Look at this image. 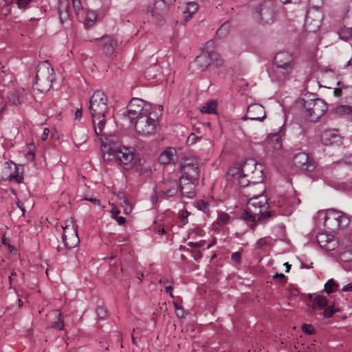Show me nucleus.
<instances>
[{
	"mask_svg": "<svg viewBox=\"0 0 352 352\" xmlns=\"http://www.w3.org/2000/svg\"><path fill=\"white\" fill-rule=\"evenodd\" d=\"M123 116L134 123L136 132L142 136L155 134L159 123L157 116L151 111V104L137 98L130 101Z\"/></svg>",
	"mask_w": 352,
	"mask_h": 352,
	"instance_id": "nucleus-1",
	"label": "nucleus"
},
{
	"mask_svg": "<svg viewBox=\"0 0 352 352\" xmlns=\"http://www.w3.org/2000/svg\"><path fill=\"white\" fill-rule=\"evenodd\" d=\"M115 137H101V150L103 159L111 161L113 159L118 160L126 169L133 167L137 157L134 153L133 147L117 146L114 142Z\"/></svg>",
	"mask_w": 352,
	"mask_h": 352,
	"instance_id": "nucleus-2",
	"label": "nucleus"
},
{
	"mask_svg": "<svg viewBox=\"0 0 352 352\" xmlns=\"http://www.w3.org/2000/svg\"><path fill=\"white\" fill-rule=\"evenodd\" d=\"M89 110L96 134L103 137L107 118L109 115L107 97L103 91L97 90L93 94L89 99Z\"/></svg>",
	"mask_w": 352,
	"mask_h": 352,
	"instance_id": "nucleus-3",
	"label": "nucleus"
},
{
	"mask_svg": "<svg viewBox=\"0 0 352 352\" xmlns=\"http://www.w3.org/2000/svg\"><path fill=\"white\" fill-rule=\"evenodd\" d=\"M302 103L306 116L313 122L318 121L327 110V103L312 94H305Z\"/></svg>",
	"mask_w": 352,
	"mask_h": 352,
	"instance_id": "nucleus-4",
	"label": "nucleus"
},
{
	"mask_svg": "<svg viewBox=\"0 0 352 352\" xmlns=\"http://www.w3.org/2000/svg\"><path fill=\"white\" fill-rule=\"evenodd\" d=\"M55 80L54 69L48 61H43L38 64L35 77V85L41 93L48 91Z\"/></svg>",
	"mask_w": 352,
	"mask_h": 352,
	"instance_id": "nucleus-5",
	"label": "nucleus"
},
{
	"mask_svg": "<svg viewBox=\"0 0 352 352\" xmlns=\"http://www.w3.org/2000/svg\"><path fill=\"white\" fill-rule=\"evenodd\" d=\"M350 220L347 215L336 209H329L327 212L324 226L331 232L346 228Z\"/></svg>",
	"mask_w": 352,
	"mask_h": 352,
	"instance_id": "nucleus-6",
	"label": "nucleus"
},
{
	"mask_svg": "<svg viewBox=\"0 0 352 352\" xmlns=\"http://www.w3.org/2000/svg\"><path fill=\"white\" fill-rule=\"evenodd\" d=\"M263 192L264 190L261 189L258 195H252L248 199L247 206L250 212L265 218L271 217L272 212L266 211L269 206L267 197L263 195Z\"/></svg>",
	"mask_w": 352,
	"mask_h": 352,
	"instance_id": "nucleus-7",
	"label": "nucleus"
},
{
	"mask_svg": "<svg viewBox=\"0 0 352 352\" xmlns=\"http://www.w3.org/2000/svg\"><path fill=\"white\" fill-rule=\"evenodd\" d=\"M239 170L242 174L250 177L254 183H261L263 179V166L256 162L254 159L246 160Z\"/></svg>",
	"mask_w": 352,
	"mask_h": 352,
	"instance_id": "nucleus-8",
	"label": "nucleus"
},
{
	"mask_svg": "<svg viewBox=\"0 0 352 352\" xmlns=\"http://www.w3.org/2000/svg\"><path fill=\"white\" fill-rule=\"evenodd\" d=\"M63 242L64 245L68 248L72 249L76 247L79 242V237L77 232V227L74 225L72 220H67L64 226H62Z\"/></svg>",
	"mask_w": 352,
	"mask_h": 352,
	"instance_id": "nucleus-9",
	"label": "nucleus"
},
{
	"mask_svg": "<svg viewBox=\"0 0 352 352\" xmlns=\"http://www.w3.org/2000/svg\"><path fill=\"white\" fill-rule=\"evenodd\" d=\"M272 0L265 1L255 9L254 18L261 23L270 24L274 20Z\"/></svg>",
	"mask_w": 352,
	"mask_h": 352,
	"instance_id": "nucleus-10",
	"label": "nucleus"
},
{
	"mask_svg": "<svg viewBox=\"0 0 352 352\" xmlns=\"http://www.w3.org/2000/svg\"><path fill=\"white\" fill-rule=\"evenodd\" d=\"M182 176L181 178H186L191 181H197L199 179V170L197 162L193 159L185 160L180 166Z\"/></svg>",
	"mask_w": 352,
	"mask_h": 352,
	"instance_id": "nucleus-11",
	"label": "nucleus"
},
{
	"mask_svg": "<svg viewBox=\"0 0 352 352\" xmlns=\"http://www.w3.org/2000/svg\"><path fill=\"white\" fill-rule=\"evenodd\" d=\"M227 176L228 178L230 177L232 179L234 184L243 188L248 187L251 184H259L254 183L252 179H250V177L246 176L245 174H242V171L239 170V167L230 168L228 171Z\"/></svg>",
	"mask_w": 352,
	"mask_h": 352,
	"instance_id": "nucleus-12",
	"label": "nucleus"
},
{
	"mask_svg": "<svg viewBox=\"0 0 352 352\" xmlns=\"http://www.w3.org/2000/svg\"><path fill=\"white\" fill-rule=\"evenodd\" d=\"M159 193L162 197L167 199L175 196L179 192V183L175 179H164L158 186Z\"/></svg>",
	"mask_w": 352,
	"mask_h": 352,
	"instance_id": "nucleus-13",
	"label": "nucleus"
},
{
	"mask_svg": "<svg viewBox=\"0 0 352 352\" xmlns=\"http://www.w3.org/2000/svg\"><path fill=\"white\" fill-rule=\"evenodd\" d=\"M293 163L296 167L308 172H313L316 168L314 160L305 152L295 155L293 157Z\"/></svg>",
	"mask_w": 352,
	"mask_h": 352,
	"instance_id": "nucleus-14",
	"label": "nucleus"
},
{
	"mask_svg": "<svg viewBox=\"0 0 352 352\" xmlns=\"http://www.w3.org/2000/svg\"><path fill=\"white\" fill-rule=\"evenodd\" d=\"M265 118V111L260 104H252L248 106L246 114L242 117L243 120H251L263 121Z\"/></svg>",
	"mask_w": 352,
	"mask_h": 352,
	"instance_id": "nucleus-15",
	"label": "nucleus"
},
{
	"mask_svg": "<svg viewBox=\"0 0 352 352\" xmlns=\"http://www.w3.org/2000/svg\"><path fill=\"white\" fill-rule=\"evenodd\" d=\"M316 240L320 247L326 251L334 250L339 244L334 236L327 233H319Z\"/></svg>",
	"mask_w": 352,
	"mask_h": 352,
	"instance_id": "nucleus-16",
	"label": "nucleus"
},
{
	"mask_svg": "<svg viewBox=\"0 0 352 352\" xmlns=\"http://www.w3.org/2000/svg\"><path fill=\"white\" fill-rule=\"evenodd\" d=\"M321 140L326 146H338L342 143L341 136L335 129L324 130L321 134Z\"/></svg>",
	"mask_w": 352,
	"mask_h": 352,
	"instance_id": "nucleus-17",
	"label": "nucleus"
},
{
	"mask_svg": "<svg viewBox=\"0 0 352 352\" xmlns=\"http://www.w3.org/2000/svg\"><path fill=\"white\" fill-rule=\"evenodd\" d=\"M197 181H191L186 178H180L179 191L181 195L187 198H192L195 195V186Z\"/></svg>",
	"mask_w": 352,
	"mask_h": 352,
	"instance_id": "nucleus-18",
	"label": "nucleus"
},
{
	"mask_svg": "<svg viewBox=\"0 0 352 352\" xmlns=\"http://www.w3.org/2000/svg\"><path fill=\"white\" fill-rule=\"evenodd\" d=\"M285 135V126L283 125L279 128L277 132L270 133L266 141L274 149L279 150L282 148V140Z\"/></svg>",
	"mask_w": 352,
	"mask_h": 352,
	"instance_id": "nucleus-19",
	"label": "nucleus"
},
{
	"mask_svg": "<svg viewBox=\"0 0 352 352\" xmlns=\"http://www.w3.org/2000/svg\"><path fill=\"white\" fill-rule=\"evenodd\" d=\"M274 64L294 68L296 63L292 54L283 51L275 55Z\"/></svg>",
	"mask_w": 352,
	"mask_h": 352,
	"instance_id": "nucleus-20",
	"label": "nucleus"
},
{
	"mask_svg": "<svg viewBox=\"0 0 352 352\" xmlns=\"http://www.w3.org/2000/svg\"><path fill=\"white\" fill-rule=\"evenodd\" d=\"M294 69V68L287 66L276 65L274 64L270 76L276 80L283 81L289 77Z\"/></svg>",
	"mask_w": 352,
	"mask_h": 352,
	"instance_id": "nucleus-21",
	"label": "nucleus"
},
{
	"mask_svg": "<svg viewBox=\"0 0 352 352\" xmlns=\"http://www.w3.org/2000/svg\"><path fill=\"white\" fill-rule=\"evenodd\" d=\"M95 41L98 43V45L102 47L106 54L111 55L114 52L117 41L111 36L104 35L100 38H96Z\"/></svg>",
	"mask_w": 352,
	"mask_h": 352,
	"instance_id": "nucleus-22",
	"label": "nucleus"
},
{
	"mask_svg": "<svg viewBox=\"0 0 352 352\" xmlns=\"http://www.w3.org/2000/svg\"><path fill=\"white\" fill-rule=\"evenodd\" d=\"M168 11V6L162 1H156L153 8H148L147 12H150L156 21L161 22L164 16Z\"/></svg>",
	"mask_w": 352,
	"mask_h": 352,
	"instance_id": "nucleus-23",
	"label": "nucleus"
},
{
	"mask_svg": "<svg viewBox=\"0 0 352 352\" xmlns=\"http://www.w3.org/2000/svg\"><path fill=\"white\" fill-rule=\"evenodd\" d=\"M195 63L200 70L204 71L212 63L216 65L217 62L215 58L210 56L209 54L201 53L196 57Z\"/></svg>",
	"mask_w": 352,
	"mask_h": 352,
	"instance_id": "nucleus-24",
	"label": "nucleus"
},
{
	"mask_svg": "<svg viewBox=\"0 0 352 352\" xmlns=\"http://www.w3.org/2000/svg\"><path fill=\"white\" fill-rule=\"evenodd\" d=\"M176 150L173 147L166 148L159 156L158 161L162 164H168L173 162Z\"/></svg>",
	"mask_w": 352,
	"mask_h": 352,
	"instance_id": "nucleus-25",
	"label": "nucleus"
},
{
	"mask_svg": "<svg viewBox=\"0 0 352 352\" xmlns=\"http://www.w3.org/2000/svg\"><path fill=\"white\" fill-rule=\"evenodd\" d=\"M133 167L135 168L136 170L140 172L141 174L150 175L151 173V166L145 159L138 157L135 160Z\"/></svg>",
	"mask_w": 352,
	"mask_h": 352,
	"instance_id": "nucleus-26",
	"label": "nucleus"
},
{
	"mask_svg": "<svg viewBox=\"0 0 352 352\" xmlns=\"http://www.w3.org/2000/svg\"><path fill=\"white\" fill-rule=\"evenodd\" d=\"M214 43L212 41H209L206 43L204 48L202 49V53L209 54L210 56L215 58L216 66L220 67L223 64V60L219 58V56L213 52Z\"/></svg>",
	"mask_w": 352,
	"mask_h": 352,
	"instance_id": "nucleus-27",
	"label": "nucleus"
},
{
	"mask_svg": "<svg viewBox=\"0 0 352 352\" xmlns=\"http://www.w3.org/2000/svg\"><path fill=\"white\" fill-rule=\"evenodd\" d=\"M333 112L338 116L344 117L352 120V106L338 105L335 108Z\"/></svg>",
	"mask_w": 352,
	"mask_h": 352,
	"instance_id": "nucleus-28",
	"label": "nucleus"
},
{
	"mask_svg": "<svg viewBox=\"0 0 352 352\" xmlns=\"http://www.w3.org/2000/svg\"><path fill=\"white\" fill-rule=\"evenodd\" d=\"M68 3L67 1H60L59 7H58V14L60 18V21L63 23L65 21H67L69 19V14L68 11Z\"/></svg>",
	"mask_w": 352,
	"mask_h": 352,
	"instance_id": "nucleus-29",
	"label": "nucleus"
},
{
	"mask_svg": "<svg viewBox=\"0 0 352 352\" xmlns=\"http://www.w3.org/2000/svg\"><path fill=\"white\" fill-rule=\"evenodd\" d=\"M14 166V172L8 176L9 181H15L16 183L20 184L23 182V177L20 174V170H23L22 166H17L16 164L11 162Z\"/></svg>",
	"mask_w": 352,
	"mask_h": 352,
	"instance_id": "nucleus-30",
	"label": "nucleus"
},
{
	"mask_svg": "<svg viewBox=\"0 0 352 352\" xmlns=\"http://www.w3.org/2000/svg\"><path fill=\"white\" fill-rule=\"evenodd\" d=\"M23 90L13 89L8 93V98L14 104H19L23 101Z\"/></svg>",
	"mask_w": 352,
	"mask_h": 352,
	"instance_id": "nucleus-31",
	"label": "nucleus"
},
{
	"mask_svg": "<svg viewBox=\"0 0 352 352\" xmlns=\"http://www.w3.org/2000/svg\"><path fill=\"white\" fill-rule=\"evenodd\" d=\"M260 217V215L254 214L253 213L250 212L248 206L247 208L244 210L243 212L241 214V219L245 221L254 222L256 221L259 220Z\"/></svg>",
	"mask_w": 352,
	"mask_h": 352,
	"instance_id": "nucleus-32",
	"label": "nucleus"
},
{
	"mask_svg": "<svg viewBox=\"0 0 352 352\" xmlns=\"http://www.w3.org/2000/svg\"><path fill=\"white\" fill-rule=\"evenodd\" d=\"M216 108V102L211 100L206 103L204 106H202L200 108V111L202 113H215Z\"/></svg>",
	"mask_w": 352,
	"mask_h": 352,
	"instance_id": "nucleus-33",
	"label": "nucleus"
},
{
	"mask_svg": "<svg viewBox=\"0 0 352 352\" xmlns=\"http://www.w3.org/2000/svg\"><path fill=\"white\" fill-rule=\"evenodd\" d=\"M197 10V5L195 2H188L186 4V6L184 10H183L184 13H188V15L186 16V21L189 20L192 15Z\"/></svg>",
	"mask_w": 352,
	"mask_h": 352,
	"instance_id": "nucleus-34",
	"label": "nucleus"
},
{
	"mask_svg": "<svg viewBox=\"0 0 352 352\" xmlns=\"http://www.w3.org/2000/svg\"><path fill=\"white\" fill-rule=\"evenodd\" d=\"M97 14L94 11H87L86 13L85 23V25L89 28L92 26L97 19Z\"/></svg>",
	"mask_w": 352,
	"mask_h": 352,
	"instance_id": "nucleus-35",
	"label": "nucleus"
},
{
	"mask_svg": "<svg viewBox=\"0 0 352 352\" xmlns=\"http://www.w3.org/2000/svg\"><path fill=\"white\" fill-rule=\"evenodd\" d=\"M314 306L313 308L317 307L320 309H323L327 304V299L324 296L317 294L314 298Z\"/></svg>",
	"mask_w": 352,
	"mask_h": 352,
	"instance_id": "nucleus-36",
	"label": "nucleus"
},
{
	"mask_svg": "<svg viewBox=\"0 0 352 352\" xmlns=\"http://www.w3.org/2000/svg\"><path fill=\"white\" fill-rule=\"evenodd\" d=\"M338 34L341 39L347 41L352 38V28H342L339 30Z\"/></svg>",
	"mask_w": 352,
	"mask_h": 352,
	"instance_id": "nucleus-37",
	"label": "nucleus"
},
{
	"mask_svg": "<svg viewBox=\"0 0 352 352\" xmlns=\"http://www.w3.org/2000/svg\"><path fill=\"white\" fill-rule=\"evenodd\" d=\"M338 284L333 279L331 278L329 279L324 285V290L327 293L331 294L338 290Z\"/></svg>",
	"mask_w": 352,
	"mask_h": 352,
	"instance_id": "nucleus-38",
	"label": "nucleus"
},
{
	"mask_svg": "<svg viewBox=\"0 0 352 352\" xmlns=\"http://www.w3.org/2000/svg\"><path fill=\"white\" fill-rule=\"evenodd\" d=\"M231 217L230 216L224 212H221L218 215V218L217 219V223L220 226H223L230 222Z\"/></svg>",
	"mask_w": 352,
	"mask_h": 352,
	"instance_id": "nucleus-39",
	"label": "nucleus"
},
{
	"mask_svg": "<svg viewBox=\"0 0 352 352\" xmlns=\"http://www.w3.org/2000/svg\"><path fill=\"white\" fill-rule=\"evenodd\" d=\"M111 213L112 217L118 222V223L120 226L124 225L126 222L125 218L121 216H119L120 210H117L113 206V207L111 210Z\"/></svg>",
	"mask_w": 352,
	"mask_h": 352,
	"instance_id": "nucleus-40",
	"label": "nucleus"
},
{
	"mask_svg": "<svg viewBox=\"0 0 352 352\" xmlns=\"http://www.w3.org/2000/svg\"><path fill=\"white\" fill-rule=\"evenodd\" d=\"M51 326L52 328L57 329L59 330H62L63 329L64 322H63V315L61 313L58 314L57 320L52 322Z\"/></svg>",
	"mask_w": 352,
	"mask_h": 352,
	"instance_id": "nucleus-41",
	"label": "nucleus"
},
{
	"mask_svg": "<svg viewBox=\"0 0 352 352\" xmlns=\"http://www.w3.org/2000/svg\"><path fill=\"white\" fill-rule=\"evenodd\" d=\"M197 208L206 214H209V204L204 200H199L197 202Z\"/></svg>",
	"mask_w": 352,
	"mask_h": 352,
	"instance_id": "nucleus-42",
	"label": "nucleus"
},
{
	"mask_svg": "<svg viewBox=\"0 0 352 352\" xmlns=\"http://www.w3.org/2000/svg\"><path fill=\"white\" fill-rule=\"evenodd\" d=\"M228 32H229V25L227 23H224L217 30V34L219 37H224L228 34Z\"/></svg>",
	"mask_w": 352,
	"mask_h": 352,
	"instance_id": "nucleus-43",
	"label": "nucleus"
},
{
	"mask_svg": "<svg viewBox=\"0 0 352 352\" xmlns=\"http://www.w3.org/2000/svg\"><path fill=\"white\" fill-rule=\"evenodd\" d=\"M267 245H268V242H267V237H263V238L259 239L255 244L256 248L263 250V251H265L266 250V248L267 247Z\"/></svg>",
	"mask_w": 352,
	"mask_h": 352,
	"instance_id": "nucleus-44",
	"label": "nucleus"
},
{
	"mask_svg": "<svg viewBox=\"0 0 352 352\" xmlns=\"http://www.w3.org/2000/svg\"><path fill=\"white\" fill-rule=\"evenodd\" d=\"M338 308H335L333 306H329L324 309L322 315L324 318H331L334 313L338 311Z\"/></svg>",
	"mask_w": 352,
	"mask_h": 352,
	"instance_id": "nucleus-45",
	"label": "nucleus"
},
{
	"mask_svg": "<svg viewBox=\"0 0 352 352\" xmlns=\"http://www.w3.org/2000/svg\"><path fill=\"white\" fill-rule=\"evenodd\" d=\"M121 205L124 209V212L125 214H129L132 211V205L126 199H124L122 202Z\"/></svg>",
	"mask_w": 352,
	"mask_h": 352,
	"instance_id": "nucleus-46",
	"label": "nucleus"
},
{
	"mask_svg": "<svg viewBox=\"0 0 352 352\" xmlns=\"http://www.w3.org/2000/svg\"><path fill=\"white\" fill-rule=\"evenodd\" d=\"M174 307L175 309V313L177 317L184 318L186 316V312L183 307L178 303L174 302Z\"/></svg>",
	"mask_w": 352,
	"mask_h": 352,
	"instance_id": "nucleus-47",
	"label": "nucleus"
},
{
	"mask_svg": "<svg viewBox=\"0 0 352 352\" xmlns=\"http://www.w3.org/2000/svg\"><path fill=\"white\" fill-rule=\"evenodd\" d=\"M96 314L100 319H104L107 316V311L103 306H98L96 309Z\"/></svg>",
	"mask_w": 352,
	"mask_h": 352,
	"instance_id": "nucleus-48",
	"label": "nucleus"
},
{
	"mask_svg": "<svg viewBox=\"0 0 352 352\" xmlns=\"http://www.w3.org/2000/svg\"><path fill=\"white\" fill-rule=\"evenodd\" d=\"M32 0H16V4L19 9L25 10Z\"/></svg>",
	"mask_w": 352,
	"mask_h": 352,
	"instance_id": "nucleus-49",
	"label": "nucleus"
},
{
	"mask_svg": "<svg viewBox=\"0 0 352 352\" xmlns=\"http://www.w3.org/2000/svg\"><path fill=\"white\" fill-rule=\"evenodd\" d=\"M302 331L307 334L311 335L314 333V329L311 324H303L301 327Z\"/></svg>",
	"mask_w": 352,
	"mask_h": 352,
	"instance_id": "nucleus-50",
	"label": "nucleus"
},
{
	"mask_svg": "<svg viewBox=\"0 0 352 352\" xmlns=\"http://www.w3.org/2000/svg\"><path fill=\"white\" fill-rule=\"evenodd\" d=\"M256 184H251L250 186H248V188L247 190V196L248 197H252V195H258V192L256 190Z\"/></svg>",
	"mask_w": 352,
	"mask_h": 352,
	"instance_id": "nucleus-51",
	"label": "nucleus"
},
{
	"mask_svg": "<svg viewBox=\"0 0 352 352\" xmlns=\"http://www.w3.org/2000/svg\"><path fill=\"white\" fill-rule=\"evenodd\" d=\"M241 253L240 252H236L232 254L231 258L233 262L239 263L241 262Z\"/></svg>",
	"mask_w": 352,
	"mask_h": 352,
	"instance_id": "nucleus-52",
	"label": "nucleus"
},
{
	"mask_svg": "<svg viewBox=\"0 0 352 352\" xmlns=\"http://www.w3.org/2000/svg\"><path fill=\"white\" fill-rule=\"evenodd\" d=\"M72 4L76 14H78V11L82 8L81 6L80 0L72 1Z\"/></svg>",
	"mask_w": 352,
	"mask_h": 352,
	"instance_id": "nucleus-53",
	"label": "nucleus"
},
{
	"mask_svg": "<svg viewBox=\"0 0 352 352\" xmlns=\"http://www.w3.org/2000/svg\"><path fill=\"white\" fill-rule=\"evenodd\" d=\"M187 245L192 248H199L204 245V241L188 242Z\"/></svg>",
	"mask_w": 352,
	"mask_h": 352,
	"instance_id": "nucleus-54",
	"label": "nucleus"
},
{
	"mask_svg": "<svg viewBox=\"0 0 352 352\" xmlns=\"http://www.w3.org/2000/svg\"><path fill=\"white\" fill-rule=\"evenodd\" d=\"M164 289L166 291V293L169 294V295L173 298V285L170 284V285H165L164 286Z\"/></svg>",
	"mask_w": 352,
	"mask_h": 352,
	"instance_id": "nucleus-55",
	"label": "nucleus"
},
{
	"mask_svg": "<svg viewBox=\"0 0 352 352\" xmlns=\"http://www.w3.org/2000/svg\"><path fill=\"white\" fill-rule=\"evenodd\" d=\"M341 290H342V292H352V283H349L346 285L344 286L341 289Z\"/></svg>",
	"mask_w": 352,
	"mask_h": 352,
	"instance_id": "nucleus-56",
	"label": "nucleus"
},
{
	"mask_svg": "<svg viewBox=\"0 0 352 352\" xmlns=\"http://www.w3.org/2000/svg\"><path fill=\"white\" fill-rule=\"evenodd\" d=\"M49 133H50L49 129L45 128L43 129V134H42V136H41V140L43 141L45 140L47 138Z\"/></svg>",
	"mask_w": 352,
	"mask_h": 352,
	"instance_id": "nucleus-57",
	"label": "nucleus"
},
{
	"mask_svg": "<svg viewBox=\"0 0 352 352\" xmlns=\"http://www.w3.org/2000/svg\"><path fill=\"white\" fill-rule=\"evenodd\" d=\"M280 278V282H283V280L285 279V276L282 273H276L275 274L273 275V278Z\"/></svg>",
	"mask_w": 352,
	"mask_h": 352,
	"instance_id": "nucleus-58",
	"label": "nucleus"
},
{
	"mask_svg": "<svg viewBox=\"0 0 352 352\" xmlns=\"http://www.w3.org/2000/svg\"><path fill=\"white\" fill-rule=\"evenodd\" d=\"M333 94L336 97H340L342 94V87L335 88Z\"/></svg>",
	"mask_w": 352,
	"mask_h": 352,
	"instance_id": "nucleus-59",
	"label": "nucleus"
},
{
	"mask_svg": "<svg viewBox=\"0 0 352 352\" xmlns=\"http://www.w3.org/2000/svg\"><path fill=\"white\" fill-rule=\"evenodd\" d=\"M84 199L89 201L92 202L95 205H98V206L100 205V201L99 199H98L96 198H87V197H85V198H84Z\"/></svg>",
	"mask_w": 352,
	"mask_h": 352,
	"instance_id": "nucleus-60",
	"label": "nucleus"
},
{
	"mask_svg": "<svg viewBox=\"0 0 352 352\" xmlns=\"http://www.w3.org/2000/svg\"><path fill=\"white\" fill-rule=\"evenodd\" d=\"M199 138L195 136V134L191 133L188 138V142H190L191 144L194 143L195 140L198 139Z\"/></svg>",
	"mask_w": 352,
	"mask_h": 352,
	"instance_id": "nucleus-61",
	"label": "nucleus"
},
{
	"mask_svg": "<svg viewBox=\"0 0 352 352\" xmlns=\"http://www.w3.org/2000/svg\"><path fill=\"white\" fill-rule=\"evenodd\" d=\"M160 282L161 283H162L164 286L166 285L168 283H170V284H173V281L171 280H169L167 278H163L162 279H160Z\"/></svg>",
	"mask_w": 352,
	"mask_h": 352,
	"instance_id": "nucleus-62",
	"label": "nucleus"
},
{
	"mask_svg": "<svg viewBox=\"0 0 352 352\" xmlns=\"http://www.w3.org/2000/svg\"><path fill=\"white\" fill-rule=\"evenodd\" d=\"M82 109H77L75 112L76 118H80L82 117Z\"/></svg>",
	"mask_w": 352,
	"mask_h": 352,
	"instance_id": "nucleus-63",
	"label": "nucleus"
},
{
	"mask_svg": "<svg viewBox=\"0 0 352 352\" xmlns=\"http://www.w3.org/2000/svg\"><path fill=\"white\" fill-rule=\"evenodd\" d=\"M346 163L352 165V153L346 158Z\"/></svg>",
	"mask_w": 352,
	"mask_h": 352,
	"instance_id": "nucleus-64",
	"label": "nucleus"
}]
</instances>
